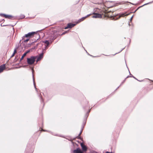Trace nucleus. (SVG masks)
Wrapping results in <instances>:
<instances>
[{"label": "nucleus", "instance_id": "obj_22", "mask_svg": "<svg viewBox=\"0 0 153 153\" xmlns=\"http://www.w3.org/2000/svg\"><path fill=\"white\" fill-rule=\"evenodd\" d=\"M133 16H132L131 17V19H130V21H131L132 20V18H133Z\"/></svg>", "mask_w": 153, "mask_h": 153}, {"label": "nucleus", "instance_id": "obj_1", "mask_svg": "<svg viewBox=\"0 0 153 153\" xmlns=\"http://www.w3.org/2000/svg\"><path fill=\"white\" fill-rule=\"evenodd\" d=\"M37 56H31L29 58H27V63L29 65L33 64L35 62V59Z\"/></svg>", "mask_w": 153, "mask_h": 153}, {"label": "nucleus", "instance_id": "obj_2", "mask_svg": "<svg viewBox=\"0 0 153 153\" xmlns=\"http://www.w3.org/2000/svg\"><path fill=\"white\" fill-rule=\"evenodd\" d=\"M35 33V32H32L28 33L22 37V40L24 39L25 37L28 38L30 39L33 36Z\"/></svg>", "mask_w": 153, "mask_h": 153}, {"label": "nucleus", "instance_id": "obj_17", "mask_svg": "<svg viewBox=\"0 0 153 153\" xmlns=\"http://www.w3.org/2000/svg\"><path fill=\"white\" fill-rule=\"evenodd\" d=\"M30 52V50H27L26 52L25 53V54L26 55V54L29 53Z\"/></svg>", "mask_w": 153, "mask_h": 153}, {"label": "nucleus", "instance_id": "obj_4", "mask_svg": "<svg viewBox=\"0 0 153 153\" xmlns=\"http://www.w3.org/2000/svg\"><path fill=\"white\" fill-rule=\"evenodd\" d=\"M0 15L1 16H4L6 18H8L9 19H11L13 17V16L10 15H7L4 14H1Z\"/></svg>", "mask_w": 153, "mask_h": 153}, {"label": "nucleus", "instance_id": "obj_13", "mask_svg": "<svg viewBox=\"0 0 153 153\" xmlns=\"http://www.w3.org/2000/svg\"><path fill=\"white\" fill-rule=\"evenodd\" d=\"M27 38L26 39H25V38L24 39L22 40H23V42H24L25 43L27 42L30 39L28 38Z\"/></svg>", "mask_w": 153, "mask_h": 153}, {"label": "nucleus", "instance_id": "obj_18", "mask_svg": "<svg viewBox=\"0 0 153 153\" xmlns=\"http://www.w3.org/2000/svg\"><path fill=\"white\" fill-rule=\"evenodd\" d=\"M152 3V2H149L148 3H146V4H144L142 6H144V5H147V4H151Z\"/></svg>", "mask_w": 153, "mask_h": 153}, {"label": "nucleus", "instance_id": "obj_3", "mask_svg": "<svg viewBox=\"0 0 153 153\" xmlns=\"http://www.w3.org/2000/svg\"><path fill=\"white\" fill-rule=\"evenodd\" d=\"M91 15L93 14L94 15L92 17L93 18H100L102 17V15L99 13H93Z\"/></svg>", "mask_w": 153, "mask_h": 153}, {"label": "nucleus", "instance_id": "obj_21", "mask_svg": "<svg viewBox=\"0 0 153 153\" xmlns=\"http://www.w3.org/2000/svg\"><path fill=\"white\" fill-rule=\"evenodd\" d=\"M16 52V49H15L14 50V52L13 53H14V54H15Z\"/></svg>", "mask_w": 153, "mask_h": 153}, {"label": "nucleus", "instance_id": "obj_27", "mask_svg": "<svg viewBox=\"0 0 153 153\" xmlns=\"http://www.w3.org/2000/svg\"><path fill=\"white\" fill-rule=\"evenodd\" d=\"M132 77H133L134 78V79H137L134 77V76H132Z\"/></svg>", "mask_w": 153, "mask_h": 153}, {"label": "nucleus", "instance_id": "obj_20", "mask_svg": "<svg viewBox=\"0 0 153 153\" xmlns=\"http://www.w3.org/2000/svg\"><path fill=\"white\" fill-rule=\"evenodd\" d=\"M25 17V16L24 15H22L21 16V17L22 18H24Z\"/></svg>", "mask_w": 153, "mask_h": 153}, {"label": "nucleus", "instance_id": "obj_11", "mask_svg": "<svg viewBox=\"0 0 153 153\" xmlns=\"http://www.w3.org/2000/svg\"><path fill=\"white\" fill-rule=\"evenodd\" d=\"M129 13H123L120 14V17H123L125 16H127L129 15Z\"/></svg>", "mask_w": 153, "mask_h": 153}, {"label": "nucleus", "instance_id": "obj_25", "mask_svg": "<svg viewBox=\"0 0 153 153\" xmlns=\"http://www.w3.org/2000/svg\"><path fill=\"white\" fill-rule=\"evenodd\" d=\"M105 153H112V152H107Z\"/></svg>", "mask_w": 153, "mask_h": 153}, {"label": "nucleus", "instance_id": "obj_23", "mask_svg": "<svg viewBox=\"0 0 153 153\" xmlns=\"http://www.w3.org/2000/svg\"><path fill=\"white\" fill-rule=\"evenodd\" d=\"M15 54L14 53H13L12 55H11V57H13V56H14V55Z\"/></svg>", "mask_w": 153, "mask_h": 153}, {"label": "nucleus", "instance_id": "obj_29", "mask_svg": "<svg viewBox=\"0 0 153 153\" xmlns=\"http://www.w3.org/2000/svg\"><path fill=\"white\" fill-rule=\"evenodd\" d=\"M117 53H115V54H114V55H115V54H117Z\"/></svg>", "mask_w": 153, "mask_h": 153}, {"label": "nucleus", "instance_id": "obj_10", "mask_svg": "<svg viewBox=\"0 0 153 153\" xmlns=\"http://www.w3.org/2000/svg\"><path fill=\"white\" fill-rule=\"evenodd\" d=\"M5 65L3 64L0 66V73L2 72L4 69L5 68Z\"/></svg>", "mask_w": 153, "mask_h": 153}, {"label": "nucleus", "instance_id": "obj_7", "mask_svg": "<svg viewBox=\"0 0 153 153\" xmlns=\"http://www.w3.org/2000/svg\"><path fill=\"white\" fill-rule=\"evenodd\" d=\"M74 153H82V152L79 148H77L76 149L73 151Z\"/></svg>", "mask_w": 153, "mask_h": 153}, {"label": "nucleus", "instance_id": "obj_28", "mask_svg": "<svg viewBox=\"0 0 153 153\" xmlns=\"http://www.w3.org/2000/svg\"><path fill=\"white\" fill-rule=\"evenodd\" d=\"M41 98V101H42H42H43V100H42V98Z\"/></svg>", "mask_w": 153, "mask_h": 153}, {"label": "nucleus", "instance_id": "obj_30", "mask_svg": "<svg viewBox=\"0 0 153 153\" xmlns=\"http://www.w3.org/2000/svg\"><path fill=\"white\" fill-rule=\"evenodd\" d=\"M65 34V33H63L62 34Z\"/></svg>", "mask_w": 153, "mask_h": 153}, {"label": "nucleus", "instance_id": "obj_32", "mask_svg": "<svg viewBox=\"0 0 153 153\" xmlns=\"http://www.w3.org/2000/svg\"><path fill=\"white\" fill-rule=\"evenodd\" d=\"M119 86L118 87H117V88H119Z\"/></svg>", "mask_w": 153, "mask_h": 153}, {"label": "nucleus", "instance_id": "obj_31", "mask_svg": "<svg viewBox=\"0 0 153 153\" xmlns=\"http://www.w3.org/2000/svg\"><path fill=\"white\" fill-rule=\"evenodd\" d=\"M86 51V53H88Z\"/></svg>", "mask_w": 153, "mask_h": 153}, {"label": "nucleus", "instance_id": "obj_15", "mask_svg": "<svg viewBox=\"0 0 153 153\" xmlns=\"http://www.w3.org/2000/svg\"><path fill=\"white\" fill-rule=\"evenodd\" d=\"M26 55L25 54V53H24L22 56L21 58L20 59V61H21L24 58V57Z\"/></svg>", "mask_w": 153, "mask_h": 153}, {"label": "nucleus", "instance_id": "obj_8", "mask_svg": "<svg viewBox=\"0 0 153 153\" xmlns=\"http://www.w3.org/2000/svg\"><path fill=\"white\" fill-rule=\"evenodd\" d=\"M81 146L82 148V149L83 151L86 152L87 150V148L82 143L81 144Z\"/></svg>", "mask_w": 153, "mask_h": 153}, {"label": "nucleus", "instance_id": "obj_12", "mask_svg": "<svg viewBox=\"0 0 153 153\" xmlns=\"http://www.w3.org/2000/svg\"><path fill=\"white\" fill-rule=\"evenodd\" d=\"M33 83L34 85V87L35 88V89H36V90H37V88L36 87L35 81H34V80L33 79Z\"/></svg>", "mask_w": 153, "mask_h": 153}, {"label": "nucleus", "instance_id": "obj_24", "mask_svg": "<svg viewBox=\"0 0 153 153\" xmlns=\"http://www.w3.org/2000/svg\"><path fill=\"white\" fill-rule=\"evenodd\" d=\"M132 76H132V75H131V76H129V77H132ZM129 77V76H128L127 77V78H128V77Z\"/></svg>", "mask_w": 153, "mask_h": 153}, {"label": "nucleus", "instance_id": "obj_14", "mask_svg": "<svg viewBox=\"0 0 153 153\" xmlns=\"http://www.w3.org/2000/svg\"><path fill=\"white\" fill-rule=\"evenodd\" d=\"M43 42L47 44V46H48L49 44V42L48 40H45V41Z\"/></svg>", "mask_w": 153, "mask_h": 153}, {"label": "nucleus", "instance_id": "obj_16", "mask_svg": "<svg viewBox=\"0 0 153 153\" xmlns=\"http://www.w3.org/2000/svg\"><path fill=\"white\" fill-rule=\"evenodd\" d=\"M125 80H126V79L121 83L120 84L119 86H121L125 82Z\"/></svg>", "mask_w": 153, "mask_h": 153}, {"label": "nucleus", "instance_id": "obj_26", "mask_svg": "<svg viewBox=\"0 0 153 153\" xmlns=\"http://www.w3.org/2000/svg\"><path fill=\"white\" fill-rule=\"evenodd\" d=\"M124 48H123L122 49L119 53L121 52Z\"/></svg>", "mask_w": 153, "mask_h": 153}, {"label": "nucleus", "instance_id": "obj_5", "mask_svg": "<svg viewBox=\"0 0 153 153\" xmlns=\"http://www.w3.org/2000/svg\"><path fill=\"white\" fill-rule=\"evenodd\" d=\"M75 25V24L71 23H69L68 24L67 27L65 28V29H66L69 28H71Z\"/></svg>", "mask_w": 153, "mask_h": 153}, {"label": "nucleus", "instance_id": "obj_6", "mask_svg": "<svg viewBox=\"0 0 153 153\" xmlns=\"http://www.w3.org/2000/svg\"><path fill=\"white\" fill-rule=\"evenodd\" d=\"M91 15V14H88V15H87L86 16H85V17H82L81 19H79L78 20V23L80 22H81V21H83L85 19H86L87 17L89 16H90V15Z\"/></svg>", "mask_w": 153, "mask_h": 153}, {"label": "nucleus", "instance_id": "obj_19", "mask_svg": "<svg viewBox=\"0 0 153 153\" xmlns=\"http://www.w3.org/2000/svg\"><path fill=\"white\" fill-rule=\"evenodd\" d=\"M82 129H83V128H82V129L81 130L79 134V136L82 133Z\"/></svg>", "mask_w": 153, "mask_h": 153}, {"label": "nucleus", "instance_id": "obj_9", "mask_svg": "<svg viewBox=\"0 0 153 153\" xmlns=\"http://www.w3.org/2000/svg\"><path fill=\"white\" fill-rule=\"evenodd\" d=\"M43 57V53H42L40 54L39 56L37 57L36 60V62H37L39 61Z\"/></svg>", "mask_w": 153, "mask_h": 153}]
</instances>
